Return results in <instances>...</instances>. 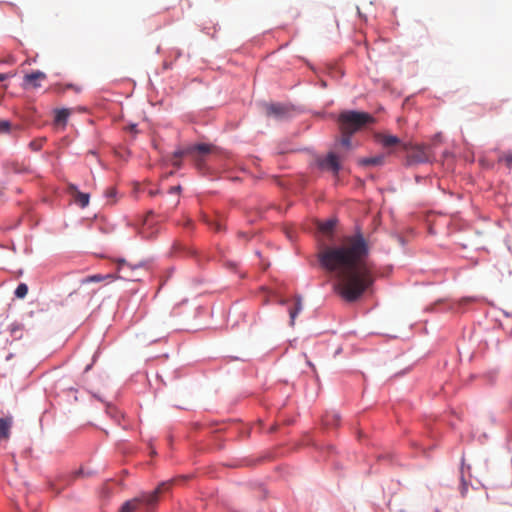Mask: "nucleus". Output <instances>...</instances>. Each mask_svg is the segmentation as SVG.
<instances>
[{
    "label": "nucleus",
    "instance_id": "obj_2",
    "mask_svg": "<svg viewBox=\"0 0 512 512\" xmlns=\"http://www.w3.org/2000/svg\"><path fill=\"white\" fill-rule=\"evenodd\" d=\"M374 122L375 118L369 113L354 110L344 111L338 117V124L342 134H354Z\"/></svg>",
    "mask_w": 512,
    "mask_h": 512
},
{
    "label": "nucleus",
    "instance_id": "obj_14",
    "mask_svg": "<svg viewBox=\"0 0 512 512\" xmlns=\"http://www.w3.org/2000/svg\"><path fill=\"white\" fill-rule=\"evenodd\" d=\"M301 310H302V298H301V296H296L294 307L289 309L291 326L294 325L295 319H296L297 315L301 312Z\"/></svg>",
    "mask_w": 512,
    "mask_h": 512
},
{
    "label": "nucleus",
    "instance_id": "obj_9",
    "mask_svg": "<svg viewBox=\"0 0 512 512\" xmlns=\"http://www.w3.org/2000/svg\"><path fill=\"white\" fill-rule=\"evenodd\" d=\"M265 113L267 116L276 119H283L289 114V107L280 103L265 104Z\"/></svg>",
    "mask_w": 512,
    "mask_h": 512
},
{
    "label": "nucleus",
    "instance_id": "obj_32",
    "mask_svg": "<svg viewBox=\"0 0 512 512\" xmlns=\"http://www.w3.org/2000/svg\"><path fill=\"white\" fill-rule=\"evenodd\" d=\"M107 194H108L109 196H112V195L114 194V190H113V189L108 190V191H107Z\"/></svg>",
    "mask_w": 512,
    "mask_h": 512
},
{
    "label": "nucleus",
    "instance_id": "obj_7",
    "mask_svg": "<svg viewBox=\"0 0 512 512\" xmlns=\"http://www.w3.org/2000/svg\"><path fill=\"white\" fill-rule=\"evenodd\" d=\"M316 165L321 171L330 172L337 176L341 169V162L338 156L330 152L326 156H320L316 159Z\"/></svg>",
    "mask_w": 512,
    "mask_h": 512
},
{
    "label": "nucleus",
    "instance_id": "obj_17",
    "mask_svg": "<svg viewBox=\"0 0 512 512\" xmlns=\"http://www.w3.org/2000/svg\"><path fill=\"white\" fill-rule=\"evenodd\" d=\"M28 293V286L25 283H20L16 290H15V296L18 298H24Z\"/></svg>",
    "mask_w": 512,
    "mask_h": 512
},
{
    "label": "nucleus",
    "instance_id": "obj_29",
    "mask_svg": "<svg viewBox=\"0 0 512 512\" xmlns=\"http://www.w3.org/2000/svg\"><path fill=\"white\" fill-rule=\"evenodd\" d=\"M6 79H7V74L0 73V82L4 81Z\"/></svg>",
    "mask_w": 512,
    "mask_h": 512
},
{
    "label": "nucleus",
    "instance_id": "obj_28",
    "mask_svg": "<svg viewBox=\"0 0 512 512\" xmlns=\"http://www.w3.org/2000/svg\"><path fill=\"white\" fill-rule=\"evenodd\" d=\"M145 271H136V272H132L131 274L133 275H137V279L136 280H139L140 279V276L142 275V273H144Z\"/></svg>",
    "mask_w": 512,
    "mask_h": 512
},
{
    "label": "nucleus",
    "instance_id": "obj_8",
    "mask_svg": "<svg viewBox=\"0 0 512 512\" xmlns=\"http://www.w3.org/2000/svg\"><path fill=\"white\" fill-rule=\"evenodd\" d=\"M66 194L70 197V202L80 208L88 206L90 201V194L82 192L74 184H66Z\"/></svg>",
    "mask_w": 512,
    "mask_h": 512
},
{
    "label": "nucleus",
    "instance_id": "obj_24",
    "mask_svg": "<svg viewBox=\"0 0 512 512\" xmlns=\"http://www.w3.org/2000/svg\"><path fill=\"white\" fill-rule=\"evenodd\" d=\"M208 224L211 225L215 231L222 230V225L219 222H208Z\"/></svg>",
    "mask_w": 512,
    "mask_h": 512
},
{
    "label": "nucleus",
    "instance_id": "obj_23",
    "mask_svg": "<svg viewBox=\"0 0 512 512\" xmlns=\"http://www.w3.org/2000/svg\"><path fill=\"white\" fill-rule=\"evenodd\" d=\"M352 134H342L341 144L345 147H350Z\"/></svg>",
    "mask_w": 512,
    "mask_h": 512
},
{
    "label": "nucleus",
    "instance_id": "obj_11",
    "mask_svg": "<svg viewBox=\"0 0 512 512\" xmlns=\"http://www.w3.org/2000/svg\"><path fill=\"white\" fill-rule=\"evenodd\" d=\"M378 142L385 148L394 147L396 145H403L401 140L394 135L379 134L377 135Z\"/></svg>",
    "mask_w": 512,
    "mask_h": 512
},
{
    "label": "nucleus",
    "instance_id": "obj_1",
    "mask_svg": "<svg viewBox=\"0 0 512 512\" xmlns=\"http://www.w3.org/2000/svg\"><path fill=\"white\" fill-rule=\"evenodd\" d=\"M370 246L360 232L346 236L340 244L324 246L318 253L323 269L336 279L335 291L347 302L357 301L375 281Z\"/></svg>",
    "mask_w": 512,
    "mask_h": 512
},
{
    "label": "nucleus",
    "instance_id": "obj_21",
    "mask_svg": "<svg viewBox=\"0 0 512 512\" xmlns=\"http://www.w3.org/2000/svg\"><path fill=\"white\" fill-rule=\"evenodd\" d=\"M64 123V108L56 109L55 111V125L60 126Z\"/></svg>",
    "mask_w": 512,
    "mask_h": 512
},
{
    "label": "nucleus",
    "instance_id": "obj_33",
    "mask_svg": "<svg viewBox=\"0 0 512 512\" xmlns=\"http://www.w3.org/2000/svg\"><path fill=\"white\" fill-rule=\"evenodd\" d=\"M65 115H66V119H67L68 116H69V110L68 109H66Z\"/></svg>",
    "mask_w": 512,
    "mask_h": 512
},
{
    "label": "nucleus",
    "instance_id": "obj_12",
    "mask_svg": "<svg viewBox=\"0 0 512 512\" xmlns=\"http://www.w3.org/2000/svg\"><path fill=\"white\" fill-rule=\"evenodd\" d=\"M12 426V417H3L0 418V441L5 440L10 435V430Z\"/></svg>",
    "mask_w": 512,
    "mask_h": 512
},
{
    "label": "nucleus",
    "instance_id": "obj_15",
    "mask_svg": "<svg viewBox=\"0 0 512 512\" xmlns=\"http://www.w3.org/2000/svg\"><path fill=\"white\" fill-rule=\"evenodd\" d=\"M385 157L383 155H378L374 157L363 158L359 161V163L363 166H380L384 163Z\"/></svg>",
    "mask_w": 512,
    "mask_h": 512
},
{
    "label": "nucleus",
    "instance_id": "obj_27",
    "mask_svg": "<svg viewBox=\"0 0 512 512\" xmlns=\"http://www.w3.org/2000/svg\"><path fill=\"white\" fill-rule=\"evenodd\" d=\"M467 490H468V488H467L466 484H463L461 487V495L465 496Z\"/></svg>",
    "mask_w": 512,
    "mask_h": 512
},
{
    "label": "nucleus",
    "instance_id": "obj_3",
    "mask_svg": "<svg viewBox=\"0 0 512 512\" xmlns=\"http://www.w3.org/2000/svg\"><path fill=\"white\" fill-rule=\"evenodd\" d=\"M170 486V483L164 482L160 484L151 494L143 495L141 497L126 501L122 505L120 512H151L152 508L155 506L158 500V495L164 491H167Z\"/></svg>",
    "mask_w": 512,
    "mask_h": 512
},
{
    "label": "nucleus",
    "instance_id": "obj_20",
    "mask_svg": "<svg viewBox=\"0 0 512 512\" xmlns=\"http://www.w3.org/2000/svg\"><path fill=\"white\" fill-rule=\"evenodd\" d=\"M499 162H504L505 165L508 167V168H512V151H509L507 153H503L500 157H499Z\"/></svg>",
    "mask_w": 512,
    "mask_h": 512
},
{
    "label": "nucleus",
    "instance_id": "obj_26",
    "mask_svg": "<svg viewBox=\"0 0 512 512\" xmlns=\"http://www.w3.org/2000/svg\"><path fill=\"white\" fill-rule=\"evenodd\" d=\"M181 190V187L180 186H174V187H171L170 188V192L171 193H179Z\"/></svg>",
    "mask_w": 512,
    "mask_h": 512
},
{
    "label": "nucleus",
    "instance_id": "obj_5",
    "mask_svg": "<svg viewBox=\"0 0 512 512\" xmlns=\"http://www.w3.org/2000/svg\"><path fill=\"white\" fill-rule=\"evenodd\" d=\"M402 148L407 152L406 160L408 165L430 162L433 158L429 146L415 145L408 147L406 144H403Z\"/></svg>",
    "mask_w": 512,
    "mask_h": 512
},
{
    "label": "nucleus",
    "instance_id": "obj_19",
    "mask_svg": "<svg viewBox=\"0 0 512 512\" xmlns=\"http://www.w3.org/2000/svg\"><path fill=\"white\" fill-rule=\"evenodd\" d=\"M12 130L11 122L8 120L0 119V134H8Z\"/></svg>",
    "mask_w": 512,
    "mask_h": 512
},
{
    "label": "nucleus",
    "instance_id": "obj_6",
    "mask_svg": "<svg viewBox=\"0 0 512 512\" xmlns=\"http://www.w3.org/2000/svg\"><path fill=\"white\" fill-rule=\"evenodd\" d=\"M117 270L120 278L130 281H136L137 275L130 274L136 271H147V265L144 262L130 263L125 259H117Z\"/></svg>",
    "mask_w": 512,
    "mask_h": 512
},
{
    "label": "nucleus",
    "instance_id": "obj_22",
    "mask_svg": "<svg viewBox=\"0 0 512 512\" xmlns=\"http://www.w3.org/2000/svg\"><path fill=\"white\" fill-rule=\"evenodd\" d=\"M107 413L118 422L122 417L121 413L117 410V408L111 405L107 406Z\"/></svg>",
    "mask_w": 512,
    "mask_h": 512
},
{
    "label": "nucleus",
    "instance_id": "obj_18",
    "mask_svg": "<svg viewBox=\"0 0 512 512\" xmlns=\"http://www.w3.org/2000/svg\"><path fill=\"white\" fill-rule=\"evenodd\" d=\"M108 278L112 279L113 276L111 274H107V275L96 274V275H92V276L86 278L84 280V282H100V281L108 279Z\"/></svg>",
    "mask_w": 512,
    "mask_h": 512
},
{
    "label": "nucleus",
    "instance_id": "obj_30",
    "mask_svg": "<svg viewBox=\"0 0 512 512\" xmlns=\"http://www.w3.org/2000/svg\"><path fill=\"white\" fill-rule=\"evenodd\" d=\"M287 302H288V301H287L286 299H280V300H279V304H281V305H286V304H287Z\"/></svg>",
    "mask_w": 512,
    "mask_h": 512
},
{
    "label": "nucleus",
    "instance_id": "obj_31",
    "mask_svg": "<svg viewBox=\"0 0 512 512\" xmlns=\"http://www.w3.org/2000/svg\"><path fill=\"white\" fill-rule=\"evenodd\" d=\"M192 225V221L190 219H187L186 222H185V226H191Z\"/></svg>",
    "mask_w": 512,
    "mask_h": 512
},
{
    "label": "nucleus",
    "instance_id": "obj_10",
    "mask_svg": "<svg viewBox=\"0 0 512 512\" xmlns=\"http://www.w3.org/2000/svg\"><path fill=\"white\" fill-rule=\"evenodd\" d=\"M45 78V74L40 71L27 74L24 76L23 86L25 89H36L41 86V81H43Z\"/></svg>",
    "mask_w": 512,
    "mask_h": 512
},
{
    "label": "nucleus",
    "instance_id": "obj_16",
    "mask_svg": "<svg viewBox=\"0 0 512 512\" xmlns=\"http://www.w3.org/2000/svg\"><path fill=\"white\" fill-rule=\"evenodd\" d=\"M46 142V138L45 137H41V138H37V139H34L32 140L30 143H29V148L34 151V152H37L39 150L42 149L44 143Z\"/></svg>",
    "mask_w": 512,
    "mask_h": 512
},
{
    "label": "nucleus",
    "instance_id": "obj_25",
    "mask_svg": "<svg viewBox=\"0 0 512 512\" xmlns=\"http://www.w3.org/2000/svg\"><path fill=\"white\" fill-rule=\"evenodd\" d=\"M73 89L75 90V92H80L82 90V87L81 86H78V85H72V84H67L66 83V89Z\"/></svg>",
    "mask_w": 512,
    "mask_h": 512
},
{
    "label": "nucleus",
    "instance_id": "obj_13",
    "mask_svg": "<svg viewBox=\"0 0 512 512\" xmlns=\"http://www.w3.org/2000/svg\"><path fill=\"white\" fill-rule=\"evenodd\" d=\"M337 221L335 219H328L324 222H320L318 224V230L327 236L332 235L334 228L336 226Z\"/></svg>",
    "mask_w": 512,
    "mask_h": 512
},
{
    "label": "nucleus",
    "instance_id": "obj_4",
    "mask_svg": "<svg viewBox=\"0 0 512 512\" xmlns=\"http://www.w3.org/2000/svg\"><path fill=\"white\" fill-rule=\"evenodd\" d=\"M211 148L207 144H197L187 146L186 148L179 149L173 153L172 165L176 168L181 167V158L184 156L191 157L198 169H201L204 164V157L208 155Z\"/></svg>",
    "mask_w": 512,
    "mask_h": 512
}]
</instances>
